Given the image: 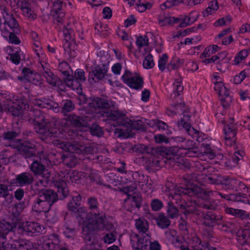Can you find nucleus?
Wrapping results in <instances>:
<instances>
[{
	"instance_id": "obj_1",
	"label": "nucleus",
	"mask_w": 250,
	"mask_h": 250,
	"mask_svg": "<svg viewBox=\"0 0 250 250\" xmlns=\"http://www.w3.org/2000/svg\"><path fill=\"white\" fill-rule=\"evenodd\" d=\"M42 119V122L41 123L40 120H35L34 129L37 133L43 135L44 138L42 139H49L48 142H51L68 153L63 156V162L64 165L70 167L77 165L78 160L74 153L83 155V157L81 158L83 159H90L89 156L86 157V155L93 153V149L91 147L85 146L75 141L65 142L62 140L75 139L78 137V133L74 132L73 129L67 128L65 129L64 132L63 129L55 127L56 122H48L43 118Z\"/></svg>"
},
{
	"instance_id": "obj_2",
	"label": "nucleus",
	"mask_w": 250,
	"mask_h": 250,
	"mask_svg": "<svg viewBox=\"0 0 250 250\" xmlns=\"http://www.w3.org/2000/svg\"><path fill=\"white\" fill-rule=\"evenodd\" d=\"M166 194L170 202L168 204L167 213L168 216L174 218L178 215V210L174 206V204L176 203L178 206L180 205V209L182 213H184L186 216L190 213L196 214L197 215L203 216L205 219L210 220L211 223L208 225H213L215 220L216 217L211 212H208L206 215H204L201 211L200 208H197L191 204L188 205L187 203L184 204L182 203L179 205V203L182 202V198L183 195H188L190 196L196 195L197 197L201 198L205 200H208L209 197L211 196H216L217 195H220L222 198L227 200H235L236 201H240L245 203H249V200L246 198L241 199L240 196H235L234 195H230L229 196L228 195H223L221 193L213 191H207L194 184H189L187 185L186 188L181 187L177 188L170 189L168 191H167Z\"/></svg>"
},
{
	"instance_id": "obj_3",
	"label": "nucleus",
	"mask_w": 250,
	"mask_h": 250,
	"mask_svg": "<svg viewBox=\"0 0 250 250\" xmlns=\"http://www.w3.org/2000/svg\"><path fill=\"white\" fill-rule=\"evenodd\" d=\"M87 108V115L84 117H80L75 115H70L66 118L67 124L69 122V124L75 127L70 129H73L74 132L78 133V136L82 135L79 132L83 131V129H81L82 127L85 128L84 131L88 130L92 135L98 137L103 135V131L98 125L90 124L92 118L105 117L109 121H117V125H122L120 123L122 120V114L117 110H109L108 103L104 99L94 98L88 103Z\"/></svg>"
},
{
	"instance_id": "obj_4",
	"label": "nucleus",
	"mask_w": 250,
	"mask_h": 250,
	"mask_svg": "<svg viewBox=\"0 0 250 250\" xmlns=\"http://www.w3.org/2000/svg\"><path fill=\"white\" fill-rule=\"evenodd\" d=\"M88 178L99 184H102L99 173L95 170H92L89 173L77 170L61 171L54 177H52L51 181L57 187L60 197L62 196V198H65L68 194V189L66 183H79L83 178Z\"/></svg>"
},
{
	"instance_id": "obj_5",
	"label": "nucleus",
	"mask_w": 250,
	"mask_h": 250,
	"mask_svg": "<svg viewBox=\"0 0 250 250\" xmlns=\"http://www.w3.org/2000/svg\"><path fill=\"white\" fill-rule=\"evenodd\" d=\"M84 209L81 208L79 210V217L81 220L79 221V224L82 226V234L83 238L86 240H88V242L82 248V250H102L96 248L95 244L92 242L93 238V232L95 230L102 229L105 227L109 228L105 224L104 221L102 220V216H99L98 220H95V223L89 224L87 223L85 224L83 220L84 216H86V214L84 212Z\"/></svg>"
},
{
	"instance_id": "obj_6",
	"label": "nucleus",
	"mask_w": 250,
	"mask_h": 250,
	"mask_svg": "<svg viewBox=\"0 0 250 250\" xmlns=\"http://www.w3.org/2000/svg\"><path fill=\"white\" fill-rule=\"evenodd\" d=\"M18 133L14 131L8 132L5 133L4 137L5 139L11 140L10 146L17 149L21 153L25 156V158L33 157L36 153L38 144L34 141H27L20 140H13L17 136Z\"/></svg>"
},
{
	"instance_id": "obj_7",
	"label": "nucleus",
	"mask_w": 250,
	"mask_h": 250,
	"mask_svg": "<svg viewBox=\"0 0 250 250\" xmlns=\"http://www.w3.org/2000/svg\"><path fill=\"white\" fill-rule=\"evenodd\" d=\"M96 54L99 60L91 65L89 72V81L96 83L102 80L105 76L108 69V65L105 63L106 61V52L101 49H97Z\"/></svg>"
},
{
	"instance_id": "obj_8",
	"label": "nucleus",
	"mask_w": 250,
	"mask_h": 250,
	"mask_svg": "<svg viewBox=\"0 0 250 250\" xmlns=\"http://www.w3.org/2000/svg\"><path fill=\"white\" fill-rule=\"evenodd\" d=\"M58 200V195L51 189L42 191L33 203L32 208L36 212H47Z\"/></svg>"
},
{
	"instance_id": "obj_9",
	"label": "nucleus",
	"mask_w": 250,
	"mask_h": 250,
	"mask_svg": "<svg viewBox=\"0 0 250 250\" xmlns=\"http://www.w3.org/2000/svg\"><path fill=\"white\" fill-rule=\"evenodd\" d=\"M173 108V109L172 108L168 109L167 111V114L168 115H171L178 113L179 109L182 110L183 118L178 122V126L179 127H182L185 128L188 135L191 136L193 139H195L198 141H200L198 138L199 132L191 126L190 124L188 122L190 119V115L188 111V109L187 108L184 104H177Z\"/></svg>"
},
{
	"instance_id": "obj_10",
	"label": "nucleus",
	"mask_w": 250,
	"mask_h": 250,
	"mask_svg": "<svg viewBox=\"0 0 250 250\" xmlns=\"http://www.w3.org/2000/svg\"><path fill=\"white\" fill-rule=\"evenodd\" d=\"M50 158V156L49 158L44 159H42L40 156V162L34 160L30 167L31 170L35 175L40 176L46 180V184H48L51 181L50 179L51 172L48 168L49 163H51Z\"/></svg>"
},
{
	"instance_id": "obj_11",
	"label": "nucleus",
	"mask_w": 250,
	"mask_h": 250,
	"mask_svg": "<svg viewBox=\"0 0 250 250\" xmlns=\"http://www.w3.org/2000/svg\"><path fill=\"white\" fill-rule=\"evenodd\" d=\"M62 27L64 37L63 40V47L65 53L70 58H74L76 53V43L73 39V32L71 29L66 27L64 24L61 26L60 29H61Z\"/></svg>"
},
{
	"instance_id": "obj_12",
	"label": "nucleus",
	"mask_w": 250,
	"mask_h": 250,
	"mask_svg": "<svg viewBox=\"0 0 250 250\" xmlns=\"http://www.w3.org/2000/svg\"><path fill=\"white\" fill-rule=\"evenodd\" d=\"M174 141L178 143H182L183 144L178 146V147L173 148V155L180 156L183 157L184 156H188V157L194 156L192 154L191 149L193 146V142L190 140H186L183 138L180 137H176L172 138Z\"/></svg>"
},
{
	"instance_id": "obj_13",
	"label": "nucleus",
	"mask_w": 250,
	"mask_h": 250,
	"mask_svg": "<svg viewBox=\"0 0 250 250\" xmlns=\"http://www.w3.org/2000/svg\"><path fill=\"white\" fill-rule=\"evenodd\" d=\"M138 148L141 149L143 153H147V155H144L142 157L143 163L146 167L156 168L162 166L163 162H165V160H161L160 156L149 155L150 149L147 146L141 144L139 145Z\"/></svg>"
},
{
	"instance_id": "obj_14",
	"label": "nucleus",
	"mask_w": 250,
	"mask_h": 250,
	"mask_svg": "<svg viewBox=\"0 0 250 250\" xmlns=\"http://www.w3.org/2000/svg\"><path fill=\"white\" fill-rule=\"evenodd\" d=\"M84 72L81 69H78L75 73V77L71 74V77H68L64 79V83L67 86L70 87L74 90H76L79 94H82V89L81 83L84 81Z\"/></svg>"
},
{
	"instance_id": "obj_15",
	"label": "nucleus",
	"mask_w": 250,
	"mask_h": 250,
	"mask_svg": "<svg viewBox=\"0 0 250 250\" xmlns=\"http://www.w3.org/2000/svg\"><path fill=\"white\" fill-rule=\"evenodd\" d=\"M99 216H102V220L104 222V224L109 228H106L105 227L102 230L104 229L108 230L109 231L107 232L103 238V240L105 243L108 244L113 243L116 239L117 238V232L116 230L113 229V225L107 220V219L105 217V216L102 214H100L99 212L98 213H95L94 215V219L92 220V221L89 224L91 226V224L95 223V220H98ZM100 229L99 230H100Z\"/></svg>"
},
{
	"instance_id": "obj_16",
	"label": "nucleus",
	"mask_w": 250,
	"mask_h": 250,
	"mask_svg": "<svg viewBox=\"0 0 250 250\" xmlns=\"http://www.w3.org/2000/svg\"><path fill=\"white\" fill-rule=\"evenodd\" d=\"M122 79L124 83L132 89L138 90L143 87V79L137 73L132 74L129 71L125 70L122 76Z\"/></svg>"
},
{
	"instance_id": "obj_17",
	"label": "nucleus",
	"mask_w": 250,
	"mask_h": 250,
	"mask_svg": "<svg viewBox=\"0 0 250 250\" xmlns=\"http://www.w3.org/2000/svg\"><path fill=\"white\" fill-rule=\"evenodd\" d=\"M60 242L58 235L52 234L42 236L38 241V244L41 250H53L59 247Z\"/></svg>"
},
{
	"instance_id": "obj_18",
	"label": "nucleus",
	"mask_w": 250,
	"mask_h": 250,
	"mask_svg": "<svg viewBox=\"0 0 250 250\" xmlns=\"http://www.w3.org/2000/svg\"><path fill=\"white\" fill-rule=\"evenodd\" d=\"M32 247V243L25 239H14L11 244L5 242L0 244V250H29Z\"/></svg>"
},
{
	"instance_id": "obj_19",
	"label": "nucleus",
	"mask_w": 250,
	"mask_h": 250,
	"mask_svg": "<svg viewBox=\"0 0 250 250\" xmlns=\"http://www.w3.org/2000/svg\"><path fill=\"white\" fill-rule=\"evenodd\" d=\"M81 199V196L80 195H78L76 196L72 197L71 200L68 203L67 205L68 209L72 212H75L76 210L77 211V219L79 222L80 220H81V218L79 217V210L81 208L84 209V211L86 214V216H83V220H84L85 224L87 223L88 224H90L92 221V220L94 219V214H92L88 213L86 211V209L83 208H80L78 209V207L80 205Z\"/></svg>"
},
{
	"instance_id": "obj_20",
	"label": "nucleus",
	"mask_w": 250,
	"mask_h": 250,
	"mask_svg": "<svg viewBox=\"0 0 250 250\" xmlns=\"http://www.w3.org/2000/svg\"><path fill=\"white\" fill-rule=\"evenodd\" d=\"M182 244H184L189 250V247L193 250H215L214 248L210 246L208 243L206 245L202 244L195 233L191 234L184 242H183Z\"/></svg>"
},
{
	"instance_id": "obj_21",
	"label": "nucleus",
	"mask_w": 250,
	"mask_h": 250,
	"mask_svg": "<svg viewBox=\"0 0 250 250\" xmlns=\"http://www.w3.org/2000/svg\"><path fill=\"white\" fill-rule=\"evenodd\" d=\"M16 226L18 232L21 234L42 233L44 230L42 225L35 222H20Z\"/></svg>"
},
{
	"instance_id": "obj_22",
	"label": "nucleus",
	"mask_w": 250,
	"mask_h": 250,
	"mask_svg": "<svg viewBox=\"0 0 250 250\" xmlns=\"http://www.w3.org/2000/svg\"><path fill=\"white\" fill-rule=\"evenodd\" d=\"M11 5L12 7L17 6L20 8L22 11V15L30 19L34 20L36 18V14L31 9L30 4L26 0L20 1L19 0H5Z\"/></svg>"
},
{
	"instance_id": "obj_23",
	"label": "nucleus",
	"mask_w": 250,
	"mask_h": 250,
	"mask_svg": "<svg viewBox=\"0 0 250 250\" xmlns=\"http://www.w3.org/2000/svg\"><path fill=\"white\" fill-rule=\"evenodd\" d=\"M67 0H54L53 4L52 13L53 17V21L56 24L62 26L63 24L64 13L62 9V3H65Z\"/></svg>"
},
{
	"instance_id": "obj_24",
	"label": "nucleus",
	"mask_w": 250,
	"mask_h": 250,
	"mask_svg": "<svg viewBox=\"0 0 250 250\" xmlns=\"http://www.w3.org/2000/svg\"><path fill=\"white\" fill-rule=\"evenodd\" d=\"M130 242L133 250H146L149 243V236L144 235L142 237L131 234Z\"/></svg>"
},
{
	"instance_id": "obj_25",
	"label": "nucleus",
	"mask_w": 250,
	"mask_h": 250,
	"mask_svg": "<svg viewBox=\"0 0 250 250\" xmlns=\"http://www.w3.org/2000/svg\"><path fill=\"white\" fill-rule=\"evenodd\" d=\"M237 128L238 126L231 122L224 125V132L227 145L231 146L233 144Z\"/></svg>"
},
{
	"instance_id": "obj_26",
	"label": "nucleus",
	"mask_w": 250,
	"mask_h": 250,
	"mask_svg": "<svg viewBox=\"0 0 250 250\" xmlns=\"http://www.w3.org/2000/svg\"><path fill=\"white\" fill-rule=\"evenodd\" d=\"M166 237L167 240L174 246L179 247L181 250H189L188 247H186L183 242L178 236L177 232L174 229H170L166 231Z\"/></svg>"
},
{
	"instance_id": "obj_27",
	"label": "nucleus",
	"mask_w": 250,
	"mask_h": 250,
	"mask_svg": "<svg viewBox=\"0 0 250 250\" xmlns=\"http://www.w3.org/2000/svg\"><path fill=\"white\" fill-rule=\"evenodd\" d=\"M34 104L38 107L52 109L55 113H58L60 111V107L58 103L50 99L46 98L36 99Z\"/></svg>"
},
{
	"instance_id": "obj_28",
	"label": "nucleus",
	"mask_w": 250,
	"mask_h": 250,
	"mask_svg": "<svg viewBox=\"0 0 250 250\" xmlns=\"http://www.w3.org/2000/svg\"><path fill=\"white\" fill-rule=\"evenodd\" d=\"M136 188L135 187H132L130 188L126 187L125 188V190H126L128 195V198L125 200V202L126 204L131 202L132 208H139L142 201V197L139 194L135 193L132 195L129 194V192H133Z\"/></svg>"
},
{
	"instance_id": "obj_29",
	"label": "nucleus",
	"mask_w": 250,
	"mask_h": 250,
	"mask_svg": "<svg viewBox=\"0 0 250 250\" xmlns=\"http://www.w3.org/2000/svg\"><path fill=\"white\" fill-rule=\"evenodd\" d=\"M199 14L196 11H192L188 16L181 15L177 18V21H180L181 27H185L194 23L198 19Z\"/></svg>"
},
{
	"instance_id": "obj_30",
	"label": "nucleus",
	"mask_w": 250,
	"mask_h": 250,
	"mask_svg": "<svg viewBox=\"0 0 250 250\" xmlns=\"http://www.w3.org/2000/svg\"><path fill=\"white\" fill-rule=\"evenodd\" d=\"M23 78L22 81H27L35 85H40L42 83L41 76L36 73H33L28 68H24L22 70Z\"/></svg>"
},
{
	"instance_id": "obj_31",
	"label": "nucleus",
	"mask_w": 250,
	"mask_h": 250,
	"mask_svg": "<svg viewBox=\"0 0 250 250\" xmlns=\"http://www.w3.org/2000/svg\"><path fill=\"white\" fill-rule=\"evenodd\" d=\"M16 181L19 186H25L32 183L33 177L29 173L23 172L17 176Z\"/></svg>"
},
{
	"instance_id": "obj_32",
	"label": "nucleus",
	"mask_w": 250,
	"mask_h": 250,
	"mask_svg": "<svg viewBox=\"0 0 250 250\" xmlns=\"http://www.w3.org/2000/svg\"><path fill=\"white\" fill-rule=\"evenodd\" d=\"M2 30H3V28ZM11 31L16 32L18 31V26L17 28L14 29V30L10 29L7 27L4 30H2L1 35L6 39L8 38L9 42L16 44H19L20 43V40Z\"/></svg>"
},
{
	"instance_id": "obj_33",
	"label": "nucleus",
	"mask_w": 250,
	"mask_h": 250,
	"mask_svg": "<svg viewBox=\"0 0 250 250\" xmlns=\"http://www.w3.org/2000/svg\"><path fill=\"white\" fill-rule=\"evenodd\" d=\"M17 229V226L12 225L7 222H0V236L2 238H5L6 235L9 233H12V231Z\"/></svg>"
},
{
	"instance_id": "obj_34",
	"label": "nucleus",
	"mask_w": 250,
	"mask_h": 250,
	"mask_svg": "<svg viewBox=\"0 0 250 250\" xmlns=\"http://www.w3.org/2000/svg\"><path fill=\"white\" fill-rule=\"evenodd\" d=\"M20 50L19 47L13 48L12 46H9L6 48V51L10 55L11 60L16 64L19 63L21 59L19 54Z\"/></svg>"
},
{
	"instance_id": "obj_35",
	"label": "nucleus",
	"mask_w": 250,
	"mask_h": 250,
	"mask_svg": "<svg viewBox=\"0 0 250 250\" xmlns=\"http://www.w3.org/2000/svg\"><path fill=\"white\" fill-rule=\"evenodd\" d=\"M219 5L217 0H213L210 1L208 7L205 9L202 15L204 17H208L215 13L219 9Z\"/></svg>"
},
{
	"instance_id": "obj_36",
	"label": "nucleus",
	"mask_w": 250,
	"mask_h": 250,
	"mask_svg": "<svg viewBox=\"0 0 250 250\" xmlns=\"http://www.w3.org/2000/svg\"><path fill=\"white\" fill-rule=\"evenodd\" d=\"M135 226L137 229L140 232H142L143 233L141 235H137V236L142 237L144 235H148L147 234H145V232L147 230L148 227L147 222L145 219L139 218L138 219L136 220ZM134 234L135 235V234Z\"/></svg>"
},
{
	"instance_id": "obj_37",
	"label": "nucleus",
	"mask_w": 250,
	"mask_h": 250,
	"mask_svg": "<svg viewBox=\"0 0 250 250\" xmlns=\"http://www.w3.org/2000/svg\"><path fill=\"white\" fill-rule=\"evenodd\" d=\"M8 111L13 116L17 117L18 120L23 119V115L25 114L22 109V107L20 106L19 105H11L8 108Z\"/></svg>"
},
{
	"instance_id": "obj_38",
	"label": "nucleus",
	"mask_w": 250,
	"mask_h": 250,
	"mask_svg": "<svg viewBox=\"0 0 250 250\" xmlns=\"http://www.w3.org/2000/svg\"><path fill=\"white\" fill-rule=\"evenodd\" d=\"M58 68L63 75V79L71 77V74H72V70L69 64L65 62H62L59 63Z\"/></svg>"
},
{
	"instance_id": "obj_39",
	"label": "nucleus",
	"mask_w": 250,
	"mask_h": 250,
	"mask_svg": "<svg viewBox=\"0 0 250 250\" xmlns=\"http://www.w3.org/2000/svg\"><path fill=\"white\" fill-rule=\"evenodd\" d=\"M33 49L40 60H44L45 55L43 53L42 44L39 40H35L33 42Z\"/></svg>"
},
{
	"instance_id": "obj_40",
	"label": "nucleus",
	"mask_w": 250,
	"mask_h": 250,
	"mask_svg": "<svg viewBox=\"0 0 250 250\" xmlns=\"http://www.w3.org/2000/svg\"><path fill=\"white\" fill-rule=\"evenodd\" d=\"M214 89L222 97H228L229 95V90L223 83H216Z\"/></svg>"
},
{
	"instance_id": "obj_41",
	"label": "nucleus",
	"mask_w": 250,
	"mask_h": 250,
	"mask_svg": "<svg viewBox=\"0 0 250 250\" xmlns=\"http://www.w3.org/2000/svg\"><path fill=\"white\" fill-rule=\"evenodd\" d=\"M188 58H175L171 62L169 65V68L172 69H177L181 67H185V64L187 62Z\"/></svg>"
},
{
	"instance_id": "obj_42",
	"label": "nucleus",
	"mask_w": 250,
	"mask_h": 250,
	"mask_svg": "<svg viewBox=\"0 0 250 250\" xmlns=\"http://www.w3.org/2000/svg\"><path fill=\"white\" fill-rule=\"evenodd\" d=\"M220 50V47L217 45L213 44L207 47L201 54V59L209 57L211 55L215 53Z\"/></svg>"
},
{
	"instance_id": "obj_43",
	"label": "nucleus",
	"mask_w": 250,
	"mask_h": 250,
	"mask_svg": "<svg viewBox=\"0 0 250 250\" xmlns=\"http://www.w3.org/2000/svg\"><path fill=\"white\" fill-rule=\"evenodd\" d=\"M205 156L208 158L210 160H213L212 163H216L218 162V160L221 159L223 158L222 155H216L212 149H211L209 146H208L206 150L204 151Z\"/></svg>"
},
{
	"instance_id": "obj_44",
	"label": "nucleus",
	"mask_w": 250,
	"mask_h": 250,
	"mask_svg": "<svg viewBox=\"0 0 250 250\" xmlns=\"http://www.w3.org/2000/svg\"><path fill=\"white\" fill-rule=\"evenodd\" d=\"M226 212L228 214H230L235 216L241 217L242 219L247 217V214L244 210L235 209L231 208H226Z\"/></svg>"
},
{
	"instance_id": "obj_45",
	"label": "nucleus",
	"mask_w": 250,
	"mask_h": 250,
	"mask_svg": "<svg viewBox=\"0 0 250 250\" xmlns=\"http://www.w3.org/2000/svg\"><path fill=\"white\" fill-rule=\"evenodd\" d=\"M155 65L153 56L149 54L146 55L143 62V66L145 69H149L153 68Z\"/></svg>"
},
{
	"instance_id": "obj_46",
	"label": "nucleus",
	"mask_w": 250,
	"mask_h": 250,
	"mask_svg": "<svg viewBox=\"0 0 250 250\" xmlns=\"http://www.w3.org/2000/svg\"><path fill=\"white\" fill-rule=\"evenodd\" d=\"M248 49H244L238 53L233 60L234 63L235 64H238L242 61L245 60L248 55Z\"/></svg>"
},
{
	"instance_id": "obj_47",
	"label": "nucleus",
	"mask_w": 250,
	"mask_h": 250,
	"mask_svg": "<svg viewBox=\"0 0 250 250\" xmlns=\"http://www.w3.org/2000/svg\"><path fill=\"white\" fill-rule=\"evenodd\" d=\"M183 86L182 84L181 78H178L174 80L173 83V91L175 95H179L183 90Z\"/></svg>"
},
{
	"instance_id": "obj_48",
	"label": "nucleus",
	"mask_w": 250,
	"mask_h": 250,
	"mask_svg": "<svg viewBox=\"0 0 250 250\" xmlns=\"http://www.w3.org/2000/svg\"><path fill=\"white\" fill-rule=\"evenodd\" d=\"M106 180L110 184L117 186L121 183V178L118 177L113 173H109L105 176Z\"/></svg>"
},
{
	"instance_id": "obj_49",
	"label": "nucleus",
	"mask_w": 250,
	"mask_h": 250,
	"mask_svg": "<svg viewBox=\"0 0 250 250\" xmlns=\"http://www.w3.org/2000/svg\"><path fill=\"white\" fill-rule=\"evenodd\" d=\"M157 224L160 228L165 229L169 226L170 221L164 215H160L157 220Z\"/></svg>"
},
{
	"instance_id": "obj_50",
	"label": "nucleus",
	"mask_w": 250,
	"mask_h": 250,
	"mask_svg": "<svg viewBox=\"0 0 250 250\" xmlns=\"http://www.w3.org/2000/svg\"><path fill=\"white\" fill-rule=\"evenodd\" d=\"M231 17L229 15L223 17L217 20L213 23V26L217 27L229 24L231 21Z\"/></svg>"
},
{
	"instance_id": "obj_51",
	"label": "nucleus",
	"mask_w": 250,
	"mask_h": 250,
	"mask_svg": "<svg viewBox=\"0 0 250 250\" xmlns=\"http://www.w3.org/2000/svg\"><path fill=\"white\" fill-rule=\"evenodd\" d=\"M62 112L64 114L70 112L74 109V105L70 100H63L62 103Z\"/></svg>"
},
{
	"instance_id": "obj_52",
	"label": "nucleus",
	"mask_w": 250,
	"mask_h": 250,
	"mask_svg": "<svg viewBox=\"0 0 250 250\" xmlns=\"http://www.w3.org/2000/svg\"><path fill=\"white\" fill-rule=\"evenodd\" d=\"M184 68L188 71L194 72L198 69V65L196 62L188 60Z\"/></svg>"
},
{
	"instance_id": "obj_53",
	"label": "nucleus",
	"mask_w": 250,
	"mask_h": 250,
	"mask_svg": "<svg viewBox=\"0 0 250 250\" xmlns=\"http://www.w3.org/2000/svg\"><path fill=\"white\" fill-rule=\"evenodd\" d=\"M167 58L166 54H163L160 57L158 61V67L160 70L164 71L165 69Z\"/></svg>"
},
{
	"instance_id": "obj_54",
	"label": "nucleus",
	"mask_w": 250,
	"mask_h": 250,
	"mask_svg": "<svg viewBox=\"0 0 250 250\" xmlns=\"http://www.w3.org/2000/svg\"><path fill=\"white\" fill-rule=\"evenodd\" d=\"M133 177L134 178L138 177V179L136 180V182H137L140 185L142 186L146 185L147 184L146 181L148 180V177L146 176H145L144 175H140L137 172H135L133 174Z\"/></svg>"
},
{
	"instance_id": "obj_55",
	"label": "nucleus",
	"mask_w": 250,
	"mask_h": 250,
	"mask_svg": "<svg viewBox=\"0 0 250 250\" xmlns=\"http://www.w3.org/2000/svg\"><path fill=\"white\" fill-rule=\"evenodd\" d=\"M63 231L64 235L67 238H72L75 235V230L72 228H69L67 225L63 227Z\"/></svg>"
},
{
	"instance_id": "obj_56",
	"label": "nucleus",
	"mask_w": 250,
	"mask_h": 250,
	"mask_svg": "<svg viewBox=\"0 0 250 250\" xmlns=\"http://www.w3.org/2000/svg\"><path fill=\"white\" fill-rule=\"evenodd\" d=\"M148 40L146 36H140L137 38L136 43L139 47H142L148 44Z\"/></svg>"
},
{
	"instance_id": "obj_57",
	"label": "nucleus",
	"mask_w": 250,
	"mask_h": 250,
	"mask_svg": "<svg viewBox=\"0 0 250 250\" xmlns=\"http://www.w3.org/2000/svg\"><path fill=\"white\" fill-rule=\"evenodd\" d=\"M163 206L162 202L158 199H154L151 201V207L153 210L158 211Z\"/></svg>"
},
{
	"instance_id": "obj_58",
	"label": "nucleus",
	"mask_w": 250,
	"mask_h": 250,
	"mask_svg": "<svg viewBox=\"0 0 250 250\" xmlns=\"http://www.w3.org/2000/svg\"><path fill=\"white\" fill-rule=\"evenodd\" d=\"M227 53L226 52H222L219 53L217 55L214 56V57H217L216 59V63L227 62L229 61L226 58Z\"/></svg>"
},
{
	"instance_id": "obj_59",
	"label": "nucleus",
	"mask_w": 250,
	"mask_h": 250,
	"mask_svg": "<svg viewBox=\"0 0 250 250\" xmlns=\"http://www.w3.org/2000/svg\"><path fill=\"white\" fill-rule=\"evenodd\" d=\"M137 6L136 9L140 12L145 11L146 9H149L151 7V4L149 3H144L143 2L138 3L136 5Z\"/></svg>"
},
{
	"instance_id": "obj_60",
	"label": "nucleus",
	"mask_w": 250,
	"mask_h": 250,
	"mask_svg": "<svg viewBox=\"0 0 250 250\" xmlns=\"http://www.w3.org/2000/svg\"><path fill=\"white\" fill-rule=\"evenodd\" d=\"M44 77L45 78L47 82L51 85H55L56 78L51 73L46 72L44 74Z\"/></svg>"
},
{
	"instance_id": "obj_61",
	"label": "nucleus",
	"mask_w": 250,
	"mask_h": 250,
	"mask_svg": "<svg viewBox=\"0 0 250 250\" xmlns=\"http://www.w3.org/2000/svg\"><path fill=\"white\" fill-rule=\"evenodd\" d=\"M154 139L157 143H168L169 141L168 138L162 134H157L154 136Z\"/></svg>"
},
{
	"instance_id": "obj_62",
	"label": "nucleus",
	"mask_w": 250,
	"mask_h": 250,
	"mask_svg": "<svg viewBox=\"0 0 250 250\" xmlns=\"http://www.w3.org/2000/svg\"><path fill=\"white\" fill-rule=\"evenodd\" d=\"M184 2V0H167L164 5L167 8H170L172 6L177 5Z\"/></svg>"
},
{
	"instance_id": "obj_63",
	"label": "nucleus",
	"mask_w": 250,
	"mask_h": 250,
	"mask_svg": "<svg viewBox=\"0 0 250 250\" xmlns=\"http://www.w3.org/2000/svg\"><path fill=\"white\" fill-rule=\"evenodd\" d=\"M8 194V186L4 184H0V197H5Z\"/></svg>"
},
{
	"instance_id": "obj_64",
	"label": "nucleus",
	"mask_w": 250,
	"mask_h": 250,
	"mask_svg": "<svg viewBox=\"0 0 250 250\" xmlns=\"http://www.w3.org/2000/svg\"><path fill=\"white\" fill-rule=\"evenodd\" d=\"M240 125L243 126L245 128L250 129V117H245L240 123Z\"/></svg>"
}]
</instances>
